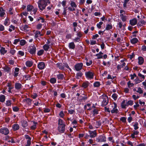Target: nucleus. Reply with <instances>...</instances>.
Here are the masks:
<instances>
[{
	"label": "nucleus",
	"instance_id": "nucleus-1",
	"mask_svg": "<svg viewBox=\"0 0 146 146\" xmlns=\"http://www.w3.org/2000/svg\"><path fill=\"white\" fill-rule=\"evenodd\" d=\"M49 3V0H40L38 2V7L42 11L45 8L47 4Z\"/></svg>",
	"mask_w": 146,
	"mask_h": 146
},
{
	"label": "nucleus",
	"instance_id": "nucleus-2",
	"mask_svg": "<svg viewBox=\"0 0 146 146\" xmlns=\"http://www.w3.org/2000/svg\"><path fill=\"white\" fill-rule=\"evenodd\" d=\"M99 101L101 102V106H106L109 101L108 97L105 95H102L100 97Z\"/></svg>",
	"mask_w": 146,
	"mask_h": 146
},
{
	"label": "nucleus",
	"instance_id": "nucleus-3",
	"mask_svg": "<svg viewBox=\"0 0 146 146\" xmlns=\"http://www.w3.org/2000/svg\"><path fill=\"white\" fill-rule=\"evenodd\" d=\"M85 75L86 78L88 79L91 80L94 78V73L90 71L86 72Z\"/></svg>",
	"mask_w": 146,
	"mask_h": 146
},
{
	"label": "nucleus",
	"instance_id": "nucleus-4",
	"mask_svg": "<svg viewBox=\"0 0 146 146\" xmlns=\"http://www.w3.org/2000/svg\"><path fill=\"white\" fill-rule=\"evenodd\" d=\"M9 132L8 129L6 127H2L0 129V133L5 135H8Z\"/></svg>",
	"mask_w": 146,
	"mask_h": 146
},
{
	"label": "nucleus",
	"instance_id": "nucleus-5",
	"mask_svg": "<svg viewBox=\"0 0 146 146\" xmlns=\"http://www.w3.org/2000/svg\"><path fill=\"white\" fill-rule=\"evenodd\" d=\"M106 139L105 136L101 135L96 138V141L97 142H105L106 141Z\"/></svg>",
	"mask_w": 146,
	"mask_h": 146
},
{
	"label": "nucleus",
	"instance_id": "nucleus-6",
	"mask_svg": "<svg viewBox=\"0 0 146 146\" xmlns=\"http://www.w3.org/2000/svg\"><path fill=\"white\" fill-rule=\"evenodd\" d=\"M83 66L82 63H78L75 64L74 66L75 70L77 71H79L82 69Z\"/></svg>",
	"mask_w": 146,
	"mask_h": 146
},
{
	"label": "nucleus",
	"instance_id": "nucleus-7",
	"mask_svg": "<svg viewBox=\"0 0 146 146\" xmlns=\"http://www.w3.org/2000/svg\"><path fill=\"white\" fill-rule=\"evenodd\" d=\"M36 51V48L34 44L33 46H31L29 50V52L32 54H35Z\"/></svg>",
	"mask_w": 146,
	"mask_h": 146
},
{
	"label": "nucleus",
	"instance_id": "nucleus-8",
	"mask_svg": "<svg viewBox=\"0 0 146 146\" xmlns=\"http://www.w3.org/2000/svg\"><path fill=\"white\" fill-rule=\"evenodd\" d=\"M112 106L113 108V109L111 110V112L112 113H117L118 112V110L117 109V105L115 103H113L112 105Z\"/></svg>",
	"mask_w": 146,
	"mask_h": 146
},
{
	"label": "nucleus",
	"instance_id": "nucleus-9",
	"mask_svg": "<svg viewBox=\"0 0 146 146\" xmlns=\"http://www.w3.org/2000/svg\"><path fill=\"white\" fill-rule=\"evenodd\" d=\"M5 11L3 9L2 7H0V17L3 18L5 15Z\"/></svg>",
	"mask_w": 146,
	"mask_h": 146
},
{
	"label": "nucleus",
	"instance_id": "nucleus-10",
	"mask_svg": "<svg viewBox=\"0 0 146 146\" xmlns=\"http://www.w3.org/2000/svg\"><path fill=\"white\" fill-rule=\"evenodd\" d=\"M89 133L90 134V137L91 138L95 137L97 135V133L96 130L92 131L89 130Z\"/></svg>",
	"mask_w": 146,
	"mask_h": 146
},
{
	"label": "nucleus",
	"instance_id": "nucleus-11",
	"mask_svg": "<svg viewBox=\"0 0 146 146\" xmlns=\"http://www.w3.org/2000/svg\"><path fill=\"white\" fill-rule=\"evenodd\" d=\"M45 67V64L43 62H39L38 64V67L40 70L43 69Z\"/></svg>",
	"mask_w": 146,
	"mask_h": 146
},
{
	"label": "nucleus",
	"instance_id": "nucleus-12",
	"mask_svg": "<svg viewBox=\"0 0 146 146\" xmlns=\"http://www.w3.org/2000/svg\"><path fill=\"white\" fill-rule=\"evenodd\" d=\"M65 125H58V131L61 133H64L65 131Z\"/></svg>",
	"mask_w": 146,
	"mask_h": 146
},
{
	"label": "nucleus",
	"instance_id": "nucleus-13",
	"mask_svg": "<svg viewBox=\"0 0 146 146\" xmlns=\"http://www.w3.org/2000/svg\"><path fill=\"white\" fill-rule=\"evenodd\" d=\"M35 38H38L40 36H42L43 35V34L41 33V32L39 31H36L34 33Z\"/></svg>",
	"mask_w": 146,
	"mask_h": 146
},
{
	"label": "nucleus",
	"instance_id": "nucleus-14",
	"mask_svg": "<svg viewBox=\"0 0 146 146\" xmlns=\"http://www.w3.org/2000/svg\"><path fill=\"white\" fill-rule=\"evenodd\" d=\"M24 102H26L28 105H31V104L32 100L29 98H27L23 100Z\"/></svg>",
	"mask_w": 146,
	"mask_h": 146
},
{
	"label": "nucleus",
	"instance_id": "nucleus-15",
	"mask_svg": "<svg viewBox=\"0 0 146 146\" xmlns=\"http://www.w3.org/2000/svg\"><path fill=\"white\" fill-rule=\"evenodd\" d=\"M130 24L132 26L135 25L137 23V20L136 18H134L129 21Z\"/></svg>",
	"mask_w": 146,
	"mask_h": 146
},
{
	"label": "nucleus",
	"instance_id": "nucleus-16",
	"mask_svg": "<svg viewBox=\"0 0 146 146\" xmlns=\"http://www.w3.org/2000/svg\"><path fill=\"white\" fill-rule=\"evenodd\" d=\"M146 24V22L144 20L141 19L137 24V26L138 27H141Z\"/></svg>",
	"mask_w": 146,
	"mask_h": 146
},
{
	"label": "nucleus",
	"instance_id": "nucleus-17",
	"mask_svg": "<svg viewBox=\"0 0 146 146\" xmlns=\"http://www.w3.org/2000/svg\"><path fill=\"white\" fill-rule=\"evenodd\" d=\"M22 85L20 83H16L15 84V87L16 90H19L22 88Z\"/></svg>",
	"mask_w": 146,
	"mask_h": 146
},
{
	"label": "nucleus",
	"instance_id": "nucleus-18",
	"mask_svg": "<svg viewBox=\"0 0 146 146\" xmlns=\"http://www.w3.org/2000/svg\"><path fill=\"white\" fill-rule=\"evenodd\" d=\"M121 106L123 108H125L126 106H128L127 101L125 100H123L121 103Z\"/></svg>",
	"mask_w": 146,
	"mask_h": 146
},
{
	"label": "nucleus",
	"instance_id": "nucleus-19",
	"mask_svg": "<svg viewBox=\"0 0 146 146\" xmlns=\"http://www.w3.org/2000/svg\"><path fill=\"white\" fill-rule=\"evenodd\" d=\"M56 65L58 68L61 70L63 69L64 67V66L61 63H58L56 64Z\"/></svg>",
	"mask_w": 146,
	"mask_h": 146
},
{
	"label": "nucleus",
	"instance_id": "nucleus-20",
	"mask_svg": "<svg viewBox=\"0 0 146 146\" xmlns=\"http://www.w3.org/2000/svg\"><path fill=\"white\" fill-rule=\"evenodd\" d=\"M133 132V133L131 134V137L132 138H134L136 137H135V135L137 136L138 135L139 132L137 131H134Z\"/></svg>",
	"mask_w": 146,
	"mask_h": 146
},
{
	"label": "nucleus",
	"instance_id": "nucleus-21",
	"mask_svg": "<svg viewBox=\"0 0 146 146\" xmlns=\"http://www.w3.org/2000/svg\"><path fill=\"white\" fill-rule=\"evenodd\" d=\"M89 84V83L88 81L83 82L82 84V87L84 88H86L88 87Z\"/></svg>",
	"mask_w": 146,
	"mask_h": 146
},
{
	"label": "nucleus",
	"instance_id": "nucleus-22",
	"mask_svg": "<svg viewBox=\"0 0 146 146\" xmlns=\"http://www.w3.org/2000/svg\"><path fill=\"white\" fill-rule=\"evenodd\" d=\"M138 39L136 38H134L130 40V42L132 44H135L137 43L138 41Z\"/></svg>",
	"mask_w": 146,
	"mask_h": 146
},
{
	"label": "nucleus",
	"instance_id": "nucleus-23",
	"mask_svg": "<svg viewBox=\"0 0 146 146\" xmlns=\"http://www.w3.org/2000/svg\"><path fill=\"white\" fill-rule=\"evenodd\" d=\"M12 128L14 131H16L19 129V127L18 124H14L12 125Z\"/></svg>",
	"mask_w": 146,
	"mask_h": 146
},
{
	"label": "nucleus",
	"instance_id": "nucleus-24",
	"mask_svg": "<svg viewBox=\"0 0 146 146\" xmlns=\"http://www.w3.org/2000/svg\"><path fill=\"white\" fill-rule=\"evenodd\" d=\"M138 64L139 65H142L144 62V59L141 56H140L138 58Z\"/></svg>",
	"mask_w": 146,
	"mask_h": 146
},
{
	"label": "nucleus",
	"instance_id": "nucleus-25",
	"mask_svg": "<svg viewBox=\"0 0 146 146\" xmlns=\"http://www.w3.org/2000/svg\"><path fill=\"white\" fill-rule=\"evenodd\" d=\"M25 64L27 66L31 67L32 66L33 63L31 61L28 60L26 62Z\"/></svg>",
	"mask_w": 146,
	"mask_h": 146
},
{
	"label": "nucleus",
	"instance_id": "nucleus-26",
	"mask_svg": "<svg viewBox=\"0 0 146 146\" xmlns=\"http://www.w3.org/2000/svg\"><path fill=\"white\" fill-rule=\"evenodd\" d=\"M7 50L5 49V48L3 47H1L0 51L2 54L4 55L7 52Z\"/></svg>",
	"mask_w": 146,
	"mask_h": 146
},
{
	"label": "nucleus",
	"instance_id": "nucleus-27",
	"mask_svg": "<svg viewBox=\"0 0 146 146\" xmlns=\"http://www.w3.org/2000/svg\"><path fill=\"white\" fill-rule=\"evenodd\" d=\"M57 78L58 80H62L64 78L63 74H59L57 75Z\"/></svg>",
	"mask_w": 146,
	"mask_h": 146
},
{
	"label": "nucleus",
	"instance_id": "nucleus-28",
	"mask_svg": "<svg viewBox=\"0 0 146 146\" xmlns=\"http://www.w3.org/2000/svg\"><path fill=\"white\" fill-rule=\"evenodd\" d=\"M83 95H84V96H80V97L81 98V99H80V100L81 101H85L87 99V96L86 95L83 94Z\"/></svg>",
	"mask_w": 146,
	"mask_h": 146
},
{
	"label": "nucleus",
	"instance_id": "nucleus-29",
	"mask_svg": "<svg viewBox=\"0 0 146 146\" xmlns=\"http://www.w3.org/2000/svg\"><path fill=\"white\" fill-rule=\"evenodd\" d=\"M69 46L70 48L74 49L75 47V45L73 42H71L69 43Z\"/></svg>",
	"mask_w": 146,
	"mask_h": 146
},
{
	"label": "nucleus",
	"instance_id": "nucleus-30",
	"mask_svg": "<svg viewBox=\"0 0 146 146\" xmlns=\"http://www.w3.org/2000/svg\"><path fill=\"white\" fill-rule=\"evenodd\" d=\"M43 48L45 51H48L50 48V45L48 44H45L43 46Z\"/></svg>",
	"mask_w": 146,
	"mask_h": 146
},
{
	"label": "nucleus",
	"instance_id": "nucleus-31",
	"mask_svg": "<svg viewBox=\"0 0 146 146\" xmlns=\"http://www.w3.org/2000/svg\"><path fill=\"white\" fill-rule=\"evenodd\" d=\"M34 7L32 5H28L27 6V9L28 11H30L33 9Z\"/></svg>",
	"mask_w": 146,
	"mask_h": 146
},
{
	"label": "nucleus",
	"instance_id": "nucleus-32",
	"mask_svg": "<svg viewBox=\"0 0 146 146\" xmlns=\"http://www.w3.org/2000/svg\"><path fill=\"white\" fill-rule=\"evenodd\" d=\"M5 100V96L4 95H2L0 96V102H4Z\"/></svg>",
	"mask_w": 146,
	"mask_h": 146
},
{
	"label": "nucleus",
	"instance_id": "nucleus-33",
	"mask_svg": "<svg viewBox=\"0 0 146 146\" xmlns=\"http://www.w3.org/2000/svg\"><path fill=\"white\" fill-rule=\"evenodd\" d=\"M11 101L10 100H8L5 102V105L7 106H11L12 103L11 102Z\"/></svg>",
	"mask_w": 146,
	"mask_h": 146
},
{
	"label": "nucleus",
	"instance_id": "nucleus-34",
	"mask_svg": "<svg viewBox=\"0 0 146 146\" xmlns=\"http://www.w3.org/2000/svg\"><path fill=\"white\" fill-rule=\"evenodd\" d=\"M22 27L23 28V31H27L28 30V29L29 28V27L27 25H23L22 26Z\"/></svg>",
	"mask_w": 146,
	"mask_h": 146
},
{
	"label": "nucleus",
	"instance_id": "nucleus-35",
	"mask_svg": "<svg viewBox=\"0 0 146 146\" xmlns=\"http://www.w3.org/2000/svg\"><path fill=\"white\" fill-rule=\"evenodd\" d=\"M83 75V74L81 72H79L77 73L76 74V78H77L79 79L81 77L82 75Z\"/></svg>",
	"mask_w": 146,
	"mask_h": 146
},
{
	"label": "nucleus",
	"instance_id": "nucleus-36",
	"mask_svg": "<svg viewBox=\"0 0 146 146\" xmlns=\"http://www.w3.org/2000/svg\"><path fill=\"white\" fill-rule=\"evenodd\" d=\"M19 41L20 44L21 46H24L25 44L26 43V41L24 39H22L21 40H20Z\"/></svg>",
	"mask_w": 146,
	"mask_h": 146
},
{
	"label": "nucleus",
	"instance_id": "nucleus-37",
	"mask_svg": "<svg viewBox=\"0 0 146 146\" xmlns=\"http://www.w3.org/2000/svg\"><path fill=\"white\" fill-rule=\"evenodd\" d=\"M22 125L24 127H25L27 126V123L26 121H23L22 122Z\"/></svg>",
	"mask_w": 146,
	"mask_h": 146
},
{
	"label": "nucleus",
	"instance_id": "nucleus-38",
	"mask_svg": "<svg viewBox=\"0 0 146 146\" xmlns=\"http://www.w3.org/2000/svg\"><path fill=\"white\" fill-rule=\"evenodd\" d=\"M92 113L94 116H95L98 113V110L96 109H94L92 112Z\"/></svg>",
	"mask_w": 146,
	"mask_h": 146
},
{
	"label": "nucleus",
	"instance_id": "nucleus-39",
	"mask_svg": "<svg viewBox=\"0 0 146 146\" xmlns=\"http://www.w3.org/2000/svg\"><path fill=\"white\" fill-rule=\"evenodd\" d=\"M56 79L54 78H51L50 80V82L52 84H54L56 83Z\"/></svg>",
	"mask_w": 146,
	"mask_h": 146
},
{
	"label": "nucleus",
	"instance_id": "nucleus-40",
	"mask_svg": "<svg viewBox=\"0 0 146 146\" xmlns=\"http://www.w3.org/2000/svg\"><path fill=\"white\" fill-rule=\"evenodd\" d=\"M115 78H116L115 76H112L111 75L109 74L108 75L107 79H110L111 80H112L114 79Z\"/></svg>",
	"mask_w": 146,
	"mask_h": 146
},
{
	"label": "nucleus",
	"instance_id": "nucleus-41",
	"mask_svg": "<svg viewBox=\"0 0 146 146\" xmlns=\"http://www.w3.org/2000/svg\"><path fill=\"white\" fill-rule=\"evenodd\" d=\"M120 17L122 20L123 21H125L126 20V17L123 14L120 15Z\"/></svg>",
	"mask_w": 146,
	"mask_h": 146
},
{
	"label": "nucleus",
	"instance_id": "nucleus-42",
	"mask_svg": "<svg viewBox=\"0 0 146 146\" xmlns=\"http://www.w3.org/2000/svg\"><path fill=\"white\" fill-rule=\"evenodd\" d=\"M10 28L9 29V31L11 32L12 31H14L15 29V27L14 26H13L12 25H11L9 26Z\"/></svg>",
	"mask_w": 146,
	"mask_h": 146
},
{
	"label": "nucleus",
	"instance_id": "nucleus-43",
	"mask_svg": "<svg viewBox=\"0 0 146 146\" xmlns=\"http://www.w3.org/2000/svg\"><path fill=\"white\" fill-rule=\"evenodd\" d=\"M65 124L64 123L63 121L60 119L58 120V125H64Z\"/></svg>",
	"mask_w": 146,
	"mask_h": 146
},
{
	"label": "nucleus",
	"instance_id": "nucleus-44",
	"mask_svg": "<svg viewBox=\"0 0 146 146\" xmlns=\"http://www.w3.org/2000/svg\"><path fill=\"white\" fill-rule=\"evenodd\" d=\"M136 92L139 94H142L143 93V90L140 87L138 88L137 90L136 91Z\"/></svg>",
	"mask_w": 146,
	"mask_h": 146
},
{
	"label": "nucleus",
	"instance_id": "nucleus-45",
	"mask_svg": "<svg viewBox=\"0 0 146 146\" xmlns=\"http://www.w3.org/2000/svg\"><path fill=\"white\" fill-rule=\"evenodd\" d=\"M34 125L31 127V128L32 130H34L36 128V125L37 124V122H34Z\"/></svg>",
	"mask_w": 146,
	"mask_h": 146
},
{
	"label": "nucleus",
	"instance_id": "nucleus-46",
	"mask_svg": "<svg viewBox=\"0 0 146 146\" xmlns=\"http://www.w3.org/2000/svg\"><path fill=\"white\" fill-rule=\"evenodd\" d=\"M100 85V83L99 82H96L94 84V86L95 87H98Z\"/></svg>",
	"mask_w": 146,
	"mask_h": 146
},
{
	"label": "nucleus",
	"instance_id": "nucleus-47",
	"mask_svg": "<svg viewBox=\"0 0 146 146\" xmlns=\"http://www.w3.org/2000/svg\"><path fill=\"white\" fill-rule=\"evenodd\" d=\"M134 81L136 84L139 83L141 82L137 77L134 80Z\"/></svg>",
	"mask_w": 146,
	"mask_h": 146
},
{
	"label": "nucleus",
	"instance_id": "nucleus-48",
	"mask_svg": "<svg viewBox=\"0 0 146 146\" xmlns=\"http://www.w3.org/2000/svg\"><path fill=\"white\" fill-rule=\"evenodd\" d=\"M112 28V25H111L108 24L107 25L106 28L105 29V30L107 31L109 30L110 29H111Z\"/></svg>",
	"mask_w": 146,
	"mask_h": 146
},
{
	"label": "nucleus",
	"instance_id": "nucleus-49",
	"mask_svg": "<svg viewBox=\"0 0 146 146\" xmlns=\"http://www.w3.org/2000/svg\"><path fill=\"white\" fill-rule=\"evenodd\" d=\"M127 84L128 87L129 88L133 86L134 85V84L133 83H131V81H130L127 82Z\"/></svg>",
	"mask_w": 146,
	"mask_h": 146
},
{
	"label": "nucleus",
	"instance_id": "nucleus-50",
	"mask_svg": "<svg viewBox=\"0 0 146 146\" xmlns=\"http://www.w3.org/2000/svg\"><path fill=\"white\" fill-rule=\"evenodd\" d=\"M70 5L72 7L76 8L77 7V5L75 3L72 1H71L70 3Z\"/></svg>",
	"mask_w": 146,
	"mask_h": 146
},
{
	"label": "nucleus",
	"instance_id": "nucleus-51",
	"mask_svg": "<svg viewBox=\"0 0 146 146\" xmlns=\"http://www.w3.org/2000/svg\"><path fill=\"white\" fill-rule=\"evenodd\" d=\"M3 69L4 70L5 72H8L10 71V68L9 67L6 66L4 67L3 68Z\"/></svg>",
	"mask_w": 146,
	"mask_h": 146
},
{
	"label": "nucleus",
	"instance_id": "nucleus-52",
	"mask_svg": "<svg viewBox=\"0 0 146 146\" xmlns=\"http://www.w3.org/2000/svg\"><path fill=\"white\" fill-rule=\"evenodd\" d=\"M9 52L12 55H13L15 54V53L16 50L14 49H11L10 50Z\"/></svg>",
	"mask_w": 146,
	"mask_h": 146
},
{
	"label": "nucleus",
	"instance_id": "nucleus-53",
	"mask_svg": "<svg viewBox=\"0 0 146 146\" xmlns=\"http://www.w3.org/2000/svg\"><path fill=\"white\" fill-rule=\"evenodd\" d=\"M138 123L137 122L135 123L133 125L134 129L135 130H137L139 128V127L138 126Z\"/></svg>",
	"mask_w": 146,
	"mask_h": 146
},
{
	"label": "nucleus",
	"instance_id": "nucleus-54",
	"mask_svg": "<svg viewBox=\"0 0 146 146\" xmlns=\"http://www.w3.org/2000/svg\"><path fill=\"white\" fill-rule=\"evenodd\" d=\"M44 52V51L43 50H40L38 52L37 54L39 56H40L43 54Z\"/></svg>",
	"mask_w": 146,
	"mask_h": 146
},
{
	"label": "nucleus",
	"instance_id": "nucleus-55",
	"mask_svg": "<svg viewBox=\"0 0 146 146\" xmlns=\"http://www.w3.org/2000/svg\"><path fill=\"white\" fill-rule=\"evenodd\" d=\"M103 23V22H100L99 23L97 24V26L98 28L99 29H100L101 28V25H102Z\"/></svg>",
	"mask_w": 146,
	"mask_h": 146
},
{
	"label": "nucleus",
	"instance_id": "nucleus-56",
	"mask_svg": "<svg viewBox=\"0 0 146 146\" xmlns=\"http://www.w3.org/2000/svg\"><path fill=\"white\" fill-rule=\"evenodd\" d=\"M96 56L97 57V59H99L102 58H103V56L102 55L99 54L98 53L96 54Z\"/></svg>",
	"mask_w": 146,
	"mask_h": 146
},
{
	"label": "nucleus",
	"instance_id": "nucleus-57",
	"mask_svg": "<svg viewBox=\"0 0 146 146\" xmlns=\"http://www.w3.org/2000/svg\"><path fill=\"white\" fill-rule=\"evenodd\" d=\"M112 97L115 100H116L117 98V95L116 94H112Z\"/></svg>",
	"mask_w": 146,
	"mask_h": 146
},
{
	"label": "nucleus",
	"instance_id": "nucleus-58",
	"mask_svg": "<svg viewBox=\"0 0 146 146\" xmlns=\"http://www.w3.org/2000/svg\"><path fill=\"white\" fill-rule=\"evenodd\" d=\"M138 76L140 77L141 78L143 79H145V76L144 75L141 74V73H138Z\"/></svg>",
	"mask_w": 146,
	"mask_h": 146
},
{
	"label": "nucleus",
	"instance_id": "nucleus-59",
	"mask_svg": "<svg viewBox=\"0 0 146 146\" xmlns=\"http://www.w3.org/2000/svg\"><path fill=\"white\" fill-rule=\"evenodd\" d=\"M87 61L86 62V64L87 66H89L91 65L92 63V60H90L89 62L88 61V60H86Z\"/></svg>",
	"mask_w": 146,
	"mask_h": 146
},
{
	"label": "nucleus",
	"instance_id": "nucleus-60",
	"mask_svg": "<svg viewBox=\"0 0 146 146\" xmlns=\"http://www.w3.org/2000/svg\"><path fill=\"white\" fill-rule=\"evenodd\" d=\"M127 103L128 106L129 105H132L133 104V102L132 101L130 100L128 101L127 102Z\"/></svg>",
	"mask_w": 146,
	"mask_h": 146
},
{
	"label": "nucleus",
	"instance_id": "nucleus-61",
	"mask_svg": "<svg viewBox=\"0 0 146 146\" xmlns=\"http://www.w3.org/2000/svg\"><path fill=\"white\" fill-rule=\"evenodd\" d=\"M31 97L34 99H35L37 96V95L36 93H33L31 95Z\"/></svg>",
	"mask_w": 146,
	"mask_h": 146
},
{
	"label": "nucleus",
	"instance_id": "nucleus-62",
	"mask_svg": "<svg viewBox=\"0 0 146 146\" xmlns=\"http://www.w3.org/2000/svg\"><path fill=\"white\" fill-rule=\"evenodd\" d=\"M13 110L14 111H17L19 110V108L18 107L15 106L13 108Z\"/></svg>",
	"mask_w": 146,
	"mask_h": 146
},
{
	"label": "nucleus",
	"instance_id": "nucleus-63",
	"mask_svg": "<svg viewBox=\"0 0 146 146\" xmlns=\"http://www.w3.org/2000/svg\"><path fill=\"white\" fill-rule=\"evenodd\" d=\"M42 27V24H38L36 26V28L38 29H40Z\"/></svg>",
	"mask_w": 146,
	"mask_h": 146
},
{
	"label": "nucleus",
	"instance_id": "nucleus-64",
	"mask_svg": "<svg viewBox=\"0 0 146 146\" xmlns=\"http://www.w3.org/2000/svg\"><path fill=\"white\" fill-rule=\"evenodd\" d=\"M20 41L19 39H15L14 40L13 44H16L17 43Z\"/></svg>",
	"mask_w": 146,
	"mask_h": 146
}]
</instances>
